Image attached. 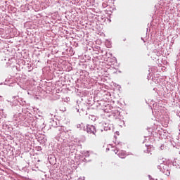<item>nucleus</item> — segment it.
Masks as SVG:
<instances>
[{
  "label": "nucleus",
  "instance_id": "obj_1",
  "mask_svg": "<svg viewBox=\"0 0 180 180\" xmlns=\"http://www.w3.org/2000/svg\"><path fill=\"white\" fill-rule=\"evenodd\" d=\"M118 156L120 158H126V153H124V152H120Z\"/></svg>",
  "mask_w": 180,
  "mask_h": 180
}]
</instances>
